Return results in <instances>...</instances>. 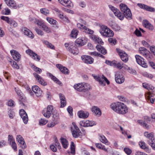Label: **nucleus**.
<instances>
[{
	"mask_svg": "<svg viewBox=\"0 0 155 155\" xmlns=\"http://www.w3.org/2000/svg\"><path fill=\"white\" fill-rule=\"evenodd\" d=\"M30 65L33 69L37 73L41 74V73L42 71L41 69L36 67L33 64H31Z\"/></svg>",
	"mask_w": 155,
	"mask_h": 155,
	"instance_id": "obj_46",
	"label": "nucleus"
},
{
	"mask_svg": "<svg viewBox=\"0 0 155 155\" xmlns=\"http://www.w3.org/2000/svg\"><path fill=\"white\" fill-rule=\"evenodd\" d=\"M73 88L77 91L81 92V82L75 84L73 86Z\"/></svg>",
	"mask_w": 155,
	"mask_h": 155,
	"instance_id": "obj_43",
	"label": "nucleus"
},
{
	"mask_svg": "<svg viewBox=\"0 0 155 155\" xmlns=\"http://www.w3.org/2000/svg\"><path fill=\"white\" fill-rule=\"evenodd\" d=\"M71 153L73 155H74L75 154V147L74 143L73 142H71L70 145Z\"/></svg>",
	"mask_w": 155,
	"mask_h": 155,
	"instance_id": "obj_48",
	"label": "nucleus"
},
{
	"mask_svg": "<svg viewBox=\"0 0 155 155\" xmlns=\"http://www.w3.org/2000/svg\"><path fill=\"white\" fill-rule=\"evenodd\" d=\"M95 146L97 148L103 150L105 152H108V150L106 148L105 146L101 143H96L95 144Z\"/></svg>",
	"mask_w": 155,
	"mask_h": 155,
	"instance_id": "obj_42",
	"label": "nucleus"
},
{
	"mask_svg": "<svg viewBox=\"0 0 155 155\" xmlns=\"http://www.w3.org/2000/svg\"><path fill=\"white\" fill-rule=\"evenodd\" d=\"M15 92L19 97V101L21 102V103L23 104V102H25V97L24 96V95L21 93V92L20 90H19L18 88L15 87Z\"/></svg>",
	"mask_w": 155,
	"mask_h": 155,
	"instance_id": "obj_30",
	"label": "nucleus"
},
{
	"mask_svg": "<svg viewBox=\"0 0 155 155\" xmlns=\"http://www.w3.org/2000/svg\"><path fill=\"white\" fill-rule=\"evenodd\" d=\"M35 30L38 35L41 36H43L44 35V32L40 29L36 28L35 29Z\"/></svg>",
	"mask_w": 155,
	"mask_h": 155,
	"instance_id": "obj_61",
	"label": "nucleus"
},
{
	"mask_svg": "<svg viewBox=\"0 0 155 155\" xmlns=\"http://www.w3.org/2000/svg\"><path fill=\"white\" fill-rule=\"evenodd\" d=\"M137 5L140 8L145 9V10H154V9L153 8L141 3H138Z\"/></svg>",
	"mask_w": 155,
	"mask_h": 155,
	"instance_id": "obj_40",
	"label": "nucleus"
},
{
	"mask_svg": "<svg viewBox=\"0 0 155 155\" xmlns=\"http://www.w3.org/2000/svg\"><path fill=\"white\" fill-rule=\"evenodd\" d=\"M96 48L97 50L102 54H105L107 53L106 50L102 46L99 45H97L96 46Z\"/></svg>",
	"mask_w": 155,
	"mask_h": 155,
	"instance_id": "obj_39",
	"label": "nucleus"
},
{
	"mask_svg": "<svg viewBox=\"0 0 155 155\" xmlns=\"http://www.w3.org/2000/svg\"><path fill=\"white\" fill-rule=\"evenodd\" d=\"M48 120L45 119H41L39 121V124L41 126L45 125L48 123Z\"/></svg>",
	"mask_w": 155,
	"mask_h": 155,
	"instance_id": "obj_54",
	"label": "nucleus"
},
{
	"mask_svg": "<svg viewBox=\"0 0 155 155\" xmlns=\"http://www.w3.org/2000/svg\"><path fill=\"white\" fill-rule=\"evenodd\" d=\"M100 27L99 32L102 36L106 37H113L114 36V32L107 26L101 25Z\"/></svg>",
	"mask_w": 155,
	"mask_h": 155,
	"instance_id": "obj_4",
	"label": "nucleus"
},
{
	"mask_svg": "<svg viewBox=\"0 0 155 155\" xmlns=\"http://www.w3.org/2000/svg\"><path fill=\"white\" fill-rule=\"evenodd\" d=\"M154 94L150 92H147L145 94V97L148 100H149L151 97L153 96Z\"/></svg>",
	"mask_w": 155,
	"mask_h": 155,
	"instance_id": "obj_57",
	"label": "nucleus"
},
{
	"mask_svg": "<svg viewBox=\"0 0 155 155\" xmlns=\"http://www.w3.org/2000/svg\"><path fill=\"white\" fill-rule=\"evenodd\" d=\"M125 78L123 75L120 72H117L115 75V80L118 84H121L125 81Z\"/></svg>",
	"mask_w": 155,
	"mask_h": 155,
	"instance_id": "obj_12",
	"label": "nucleus"
},
{
	"mask_svg": "<svg viewBox=\"0 0 155 155\" xmlns=\"http://www.w3.org/2000/svg\"><path fill=\"white\" fill-rule=\"evenodd\" d=\"M43 43L45 44L48 48L52 49H55L54 46L51 43L47 41H43Z\"/></svg>",
	"mask_w": 155,
	"mask_h": 155,
	"instance_id": "obj_52",
	"label": "nucleus"
},
{
	"mask_svg": "<svg viewBox=\"0 0 155 155\" xmlns=\"http://www.w3.org/2000/svg\"><path fill=\"white\" fill-rule=\"evenodd\" d=\"M138 122L139 124L142 125L143 127L147 129H148L150 128L149 126L147 125L145 122H144L142 120H138Z\"/></svg>",
	"mask_w": 155,
	"mask_h": 155,
	"instance_id": "obj_51",
	"label": "nucleus"
},
{
	"mask_svg": "<svg viewBox=\"0 0 155 155\" xmlns=\"http://www.w3.org/2000/svg\"><path fill=\"white\" fill-rule=\"evenodd\" d=\"M127 71L131 74L136 75L137 74L136 71L134 69L130 67L128 68Z\"/></svg>",
	"mask_w": 155,
	"mask_h": 155,
	"instance_id": "obj_59",
	"label": "nucleus"
},
{
	"mask_svg": "<svg viewBox=\"0 0 155 155\" xmlns=\"http://www.w3.org/2000/svg\"><path fill=\"white\" fill-rule=\"evenodd\" d=\"M91 111L94 115L99 117L101 115V111L100 109L98 107L93 106L91 108Z\"/></svg>",
	"mask_w": 155,
	"mask_h": 155,
	"instance_id": "obj_25",
	"label": "nucleus"
},
{
	"mask_svg": "<svg viewBox=\"0 0 155 155\" xmlns=\"http://www.w3.org/2000/svg\"><path fill=\"white\" fill-rule=\"evenodd\" d=\"M120 10H130L124 4L121 3L120 5Z\"/></svg>",
	"mask_w": 155,
	"mask_h": 155,
	"instance_id": "obj_60",
	"label": "nucleus"
},
{
	"mask_svg": "<svg viewBox=\"0 0 155 155\" xmlns=\"http://www.w3.org/2000/svg\"><path fill=\"white\" fill-rule=\"evenodd\" d=\"M53 110V106L49 105L48 106L47 108H45L43 110L42 113L45 117L47 118H49L50 117Z\"/></svg>",
	"mask_w": 155,
	"mask_h": 155,
	"instance_id": "obj_10",
	"label": "nucleus"
},
{
	"mask_svg": "<svg viewBox=\"0 0 155 155\" xmlns=\"http://www.w3.org/2000/svg\"><path fill=\"white\" fill-rule=\"evenodd\" d=\"M59 2L64 6L71 9L73 4L70 0H58Z\"/></svg>",
	"mask_w": 155,
	"mask_h": 155,
	"instance_id": "obj_17",
	"label": "nucleus"
},
{
	"mask_svg": "<svg viewBox=\"0 0 155 155\" xmlns=\"http://www.w3.org/2000/svg\"><path fill=\"white\" fill-rule=\"evenodd\" d=\"M115 61H110L108 60H106L105 61V63L113 67L114 65L115 64Z\"/></svg>",
	"mask_w": 155,
	"mask_h": 155,
	"instance_id": "obj_64",
	"label": "nucleus"
},
{
	"mask_svg": "<svg viewBox=\"0 0 155 155\" xmlns=\"http://www.w3.org/2000/svg\"><path fill=\"white\" fill-rule=\"evenodd\" d=\"M8 142L14 150L17 151V145L12 135H8Z\"/></svg>",
	"mask_w": 155,
	"mask_h": 155,
	"instance_id": "obj_19",
	"label": "nucleus"
},
{
	"mask_svg": "<svg viewBox=\"0 0 155 155\" xmlns=\"http://www.w3.org/2000/svg\"><path fill=\"white\" fill-rule=\"evenodd\" d=\"M116 50L122 60L124 62H127L128 60V57L126 53L119 48H117Z\"/></svg>",
	"mask_w": 155,
	"mask_h": 155,
	"instance_id": "obj_14",
	"label": "nucleus"
},
{
	"mask_svg": "<svg viewBox=\"0 0 155 155\" xmlns=\"http://www.w3.org/2000/svg\"><path fill=\"white\" fill-rule=\"evenodd\" d=\"M142 84L143 87L148 90H153L154 89V87L153 86L147 83H144Z\"/></svg>",
	"mask_w": 155,
	"mask_h": 155,
	"instance_id": "obj_41",
	"label": "nucleus"
},
{
	"mask_svg": "<svg viewBox=\"0 0 155 155\" xmlns=\"http://www.w3.org/2000/svg\"><path fill=\"white\" fill-rule=\"evenodd\" d=\"M47 75L52 80L54 81L57 83L59 85H61V83L54 76L51 74L50 73H47Z\"/></svg>",
	"mask_w": 155,
	"mask_h": 155,
	"instance_id": "obj_38",
	"label": "nucleus"
},
{
	"mask_svg": "<svg viewBox=\"0 0 155 155\" xmlns=\"http://www.w3.org/2000/svg\"><path fill=\"white\" fill-rule=\"evenodd\" d=\"M115 16L121 20L124 19V17L128 19L132 18V15L130 10H112Z\"/></svg>",
	"mask_w": 155,
	"mask_h": 155,
	"instance_id": "obj_3",
	"label": "nucleus"
},
{
	"mask_svg": "<svg viewBox=\"0 0 155 155\" xmlns=\"http://www.w3.org/2000/svg\"><path fill=\"white\" fill-rule=\"evenodd\" d=\"M46 20L51 25L56 26L57 25L58 22L57 21L51 18L47 17L46 18Z\"/></svg>",
	"mask_w": 155,
	"mask_h": 155,
	"instance_id": "obj_45",
	"label": "nucleus"
},
{
	"mask_svg": "<svg viewBox=\"0 0 155 155\" xmlns=\"http://www.w3.org/2000/svg\"><path fill=\"white\" fill-rule=\"evenodd\" d=\"M9 4H7V5L9 6L12 7L13 9H16L18 8V7L16 6V3L15 2L14 0H11L9 2Z\"/></svg>",
	"mask_w": 155,
	"mask_h": 155,
	"instance_id": "obj_44",
	"label": "nucleus"
},
{
	"mask_svg": "<svg viewBox=\"0 0 155 155\" xmlns=\"http://www.w3.org/2000/svg\"><path fill=\"white\" fill-rule=\"evenodd\" d=\"M59 10H57L56 11L58 17L64 22H69V21L67 17L65 16L62 13H60L59 12Z\"/></svg>",
	"mask_w": 155,
	"mask_h": 155,
	"instance_id": "obj_35",
	"label": "nucleus"
},
{
	"mask_svg": "<svg viewBox=\"0 0 155 155\" xmlns=\"http://www.w3.org/2000/svg\"><path fill=\"white\" fill-rule=\"evenodd\" d=\"M78 115L79 118L84 119L88 117L89 113L87 111L80 110L78 112Z\"/></svg>",
	"mask_w": 155,
	"mask_h": 155,
	"instance_id": "obj_32",
	"label": "nucleus"
},
{
	"mask_svg": "<svg viewBox=\"0 0 155 155\" xmlns=\"http://www.w3.org/2000/svg\"><path fill=\"white\" fill-rule=\"evenodd\" d=\"M81 58L83 62L87 64H92L94 61V60L93 58L87 55L82 56Z\"/></svg>",
	"mask_w": 155,
	"mask_h": 155,
	"instance_id": "obj_22",
	"label": "nucleus"
},
{
	"mask_svg": "<svg viewBox=\"0 0 155 155\" xmlns=\"http://www.w3.org/2000/svg\"><path fill=\"white\" fill-rule=\"evenodd\" d=\"M60 140L63 147L65 149H67L69 145L68 140L63 137H61L60 139Z\"/></svg>",
	"mask_w": 155,
	"mask_h": 155,
	"instance_id": "obj_29",
	"label": "nucleus"
},
{
	"mask_svg": "<svg viewBox=\"0 0 155 155\" xmlns=\"http://www.w3.org/2000/svg\"><path fill=\"white\" fill-rule=\"evenodd\" d=\"M77 26L78 28H80L83 32L87 34H92L90 36V37L95 43L102 45L103 44L104 42L97 35L93 34L94 32L93 30L89 29L84 25L79 23L77 24Z\"/></svg>",
	"mask_w": 155,
	"mask_h": 155,
	"instance_id": "obj_2",
	"label": "nucleus"
},
{
	"mask_svg": "<svg viewBox=\"0 0 155 155\" xmlns=\"http://www.w3.org/2000/svg\"><path fill=\"white\" fill-rule=\"evenodd\" d=\"M1 18L2 20H3L6 21L8 24L11 19L8 17L5 16H1Z\"/></svg>",
	"mask_w": 155,
	"mask_h": 155,
	"instance_id": "obj_62",
	"label": "nucleus"
},
{
	"mask_svg": "<svg viewBox=\"0 0 155 155\" xmlns=\"http://www.w3.org/2000/svg\"><path fill=\"white\" fill-rule=\"evenodd\" d=\"M88 39L85 37H83L77 39L75 42L79 46H83L85 45Z\"/></svg>",
	"mask_w": 155,
	"mask_h": 155,
	"instance_id": "obj_18",
	"label": "nucleus"
},
{
	"mask_svg": "<svg viewBox=\"0 0 155 155\" xmlns=\"http://www.w3.org/2000/svg\"><path fill=\"white\" fill-rule=\"evenodd\" d=\"M53 118L52 121H49L47 124V127L48 128H53L59 123V118L58 114L56 113L55 115L54 114Z\"/></svg>",
	"mask_w": 155,
	"mask_h": 155,
	"instance_id": "obj_9",
	"label": "nucleus"
},
{
	"mask_svg": "<svg viewBox=\"0 0 155 155\" xmlns=\"http://www.w3.org/2000/svg\"><path fill=\"white\" fill-rule=\"evenodd\" d=\"M19 113L24 123L25 124H27L28 122V119L27 114L25 111L23 109H21L20 110Z\"/></svg>",
	"mask_w": 155,
	"mask_h": 155,
	"instance_id": "obj_21",
	"label": "nucleus"
},
{
	"mask_svg": "<svg viewBox=\"0 0 155 155\" xmlns=\"http://www.w3.org/2000/svg\"><path fill=\"white\" fill-rule=\"evenodd\" d=\"M56 67L58 68L62 73L65 74H68L69 71L68 69L61 64H58L56 65Z\"/></svg>",
	"mask_w": 155,
	"mask_h": 155,
	"instance_id": "obj_28",
	"label": "nucleus"
},
{
	"mask_svg": "<svg viewBox=\"0 0 155 155\" xmlns=\"http://www.w3.org/2000/svg\"><path fill=\"white\" fill-rule=\"evenodd\" d=\"M139 144L140 147L141 149L144 150L147 152L149 153L150 152V149L148 148L144 142L140 141L139 142Z\"/></svg>",
	"mask_w": 155,
	"mask_h": 155,
	"instance_id": "obj_33",
	"label": "nucleus"
},
{
	"mask_svg": "<svg viewBox=\"0 0 155 155\" xmlns=\"http://www.w3.org/2000/svg\"><path fill=\"white\" fill-rule=\"evenodd\" d=\"M22 31L24 34L31 38H33L34 37V35L32 32L28 29L26 28H23L22 29Z\"/></svg>",
	"mask_w": 155,
	"mask_h": 155,
	"instance_id": "obj_31",
	"label": "nucleus"
},
{
	"mask_svg": "<svg viewBox=\"0 0 155 155\" xmlns=\"http://www.w3.org/2000/svg\"><path fill=\"white\" fill-rule=\"evenodd\" d=\"M41 28L44 31L47 33H49L51 32V30L50 28L48 27L45 24L43 25Z\"/></svg>",
	"mask_w": 155,
	"mask_h": 155,
	"instance_id": "obj_53",
	"label": "nucleus"
},
{
	"mask_svg": "<svg viewBox=\"0 0 155 155\" xmlns=\"http://www.w3.org/2000/svg\"><path fill=\"white\" fill-rule=\"evenodd\" d=\"M16 141L20 143L21 147L23 148H25L26 147V144L21 136L20 135H17L16 137Z\"/></svg>",
	"mask_w": 155,
	"mask_h": 155,
	"instance_id": "obj_24",
	"label": "nucleus"
},
{
	"mask_svg": "<svg viewBox=\"0 0 155 155\" xmlns=\"http://www.w3.org/2000/svg\"><path fill=\"white\" fill-rule=\"evenodd\" d=\"M111 108L116 113L122 115L127 114L129 112V108L124 103L117 102L111 104Z\"/></svg>",
	"mask_w": 155,
	"mask_h": 155,
	"instance_id": "obj_1",
	"label": "nucleus"
},
{
	"mask_svg": "<svg viewBox=\"0 0 155 155\" xmlns=\"http://www.w3.org/2000/svg\"><path fill=\"white\" fill-rule=\"evenodd\" d=\"M71 130L73 136L74 138H81L82 135L79 129L73 122L72 123V126L71 127Z\"/></svg>",
	"mask_w": 155,
	"mask_h": 155,
	"instance_id": "obj_6",
	"label": "nucleus"
},
{
	"mask_svg": "<svg viewBox=\"0 0 155 155\" xmlns=\"http://www.w3.org/2000/svg\"><path fill=\"white\" fill-rule=\"evenodd\" d=\"M99 139L102 143L107 145H109L110 143L109 142L106 137L104 135H100Z\"/></svg>",
	"mask_w": 155,
	"mask_h": 155,
	"instance_id": "obj_36",
	"label": "nucleus"
},
{
	"mask_svg": "<svg viewBox=\"0 0 155 155\" xmlns=\"http://www.w3.org/2000/svg\"><path fill=\"white\" fill-rule=\"evenodd\" d=\"M144 135L145 137L149 139L148 141L149 144L152 149L155 150V140L153 134V133L145 132Z\"/></svg>",
	"mask_w": 155,
	"mask_h": 155,
	"instance_id": "obj_7",
	"label": "nucleus"
},
{
	"mask_svg": "<svg viewBox=\"0 0 155 155\" xmlns=\"http://www.w3.org/2000/svg\"><path fill=\"white\" fill-rule=\"evenodd\" d=\"M64 46L66 49L73 54L76 55L78 54V50L73 42L65 43L64 44Z\"/></svg>",
	"mask_w": 155,
	"mask_h": 155,
	"instance_id": "obj_5",
	"label": "nucleus"
},
{
	"mask_svg": "<svg viewBox=\"0 0 155 155\" xmlns=\"http://www.w3.org/2000/svg\"><path fill=\"white\" fill-rule=\"evenodd\" d=\"M135 58L136 61L138 64L143 68H147V64L145 62L144 59L142 57L139 55H136Z\"/></svg>",
	"mask_w": 155,
	"mask_h": 155,
	"instance_id": "obj_16",
	"label": "nucleus"
},
{
	"mask_svg": "<svg viewBox=\"0 0 155 155\" xmlns=\"http://www.w3.org/2000/svg\"><path fill=\"white\" fill-rule=\"evenodd\" d=\"M9 62H10V64L13 68L16 69H19V67L16 62L14 61H9Z\"/></svg>",
	"mask_w": 155,
	"mask_h": 155,
	"instance_id": "obj_49",
	"label": "nucleus"
},
{
	"mask_svg": "<svg viewBox=\"0 0 155 155\" xmlns=\"http://www.w3.org/2000/svg\"><path fill=\"white\" fill-rule=\"evenodd\" d=\"M79 124L81 126L87 127L95 125L96 123L93 120H83L80 121Z\"/></svg>",
	"mask_w": 155,
	"mask_h": 155,
	"instance_id": "obj_11",
	"label": "nucleus"
},
{
	"mask_svg": "<svg viewBox=\"0 0 155 155\" xmlns=\"http://www.w3.org/2000/svg\"><path fill=\"white\" fill-rule=\"evenodd\" d=\"M154 94L150 92H147L145 94V97L148 100H149L151 97L153 96Z\"/></svg>",
	"mask_w": 155,
	"mask_h": 155,
	"instance_id": "obj_56",
	"label": "nucleus"
},
{
	"mask_svg": "<svg viewBox=\"0 0 155 155\" xmlns=\"http://www.w3.org/2000/svg\"><path fill=\"white\" fill-rule=\"evenodd\" d=\"M78 31L76 29H73L71 32V36L74 38H76L78 35Z\"/></svg>",
	"mask_w": 155,
	"mask_h": 155,
	"instance_id": "obj_47",
	"label": "nucleus"
},
{
	"mask_svg": "<svg viewBox=\"0 0 155 155\" xmlns=\"http://www.w3.org/2000/svg\"><path fill=\"white\" fill-rule=\"evenodd\" d=\"M92 76L94 78L95 80L98 81L99 83L101 85L105 86V82H106L108 85L110 84V82L109 80L103 75L99 76L93 74Z\"/></svg>",
	"mask_w": 155,
	"mask_h": 155,
	"instance_id": "obj_8",
	"label": "nucleus"
},
{
	"mask_svg": "<svg viewBox=\"0 0 155 155\" xmlns=\"http://www.w3.org/2000/svg\"><path fill=\"white\" fill-rule=\"evenodd\" d=\"M10 52L14 60L18 61L20 60L21 58V55L17 51L14 50H12L10 51Z\"/></svg>",
	"mask_w": 155,
	"mask_h": 155,
	"instance_id": "obj_20",
	"label": "nucleus"
},
{
	"mask_svg": "<svg viewBox=\"0 0 155 155\" xmlns=\"http://www.w3.org/2000/svg\"><path fill=\"white\" fill-rule=\"evenodd\" d=\"M31 88L32 91L38 97L40 96L42 93V90L37 85L33 86Z\"/></svg>",
	"mask_w": 155,
	"mask_h": 155,
	"instance_id": "obj_27",
	"label": "nucleus"
},
{
	"mask_svg": "<svg viewBox=\"0 0 155 155\" xmlns=\"http://www.w3.org/2000/svg\"><path fill=\"white\" fill-rule=\"evenodd\" d=\"M8 24H9L11 26L12 28H15L18 26V24L17 22L12 19H10Z\"/></svg>",
	"mask_w": 155,
	"mask_h": 155,
	"instance_id": "obj_50",
	"label": "nucleus"
},
{
	"mask_svg": "<svg viewBox=\"0 0 155 155\" xmlns=\"http://www.w3.org/2000/svg\"><path fill=\"white\" fill-rule=\"evenodd\" d=\"M30 20L31 21H33L35 23L41 26V27H42L43 25L45 24L42 21L36 19H35L32 18H30Z\"/></svg>",
	"mask_w": 155,
	"mask_h": 155,
	"instance_id": "obj_37",
	"label": "nucleus"
},
{
	"mask_svg": "<svg viewBox=\"0 0 155 155\" xmlns=\"http://www.w3.org/2000/svg\"><path fill=\"white\" fill-rule=\"evenodd\" d=\"M109 42L112 45H115L117 42V40L115 38H110L108 39Z\"/></svg>",
	"mask_w": 155,
	"mask_h": 155,
	"instance_id": "obj_63",
	"label": "nucleus"
},
{
	"mask_svg": "<svg viewBox=\"0 0 155 155\" xmlns=\"http://www.w3.org/2000/svg\"><path fill=\"white\" fill-rule=\"evenodd\" d=\"M139 52L140 54L147 59H149L151 58L149 51L144 47L140 48L139 49Z\"/></svg>",
	"mask_w": 155,
	"mask_h": 155,
	"instance_id": "obj_15",
	"label": "nucleus"
},
{
	"mask_svg": "<svg viewBox=\"0 0 155 155\" xmlns=\"http://www.w3.org/2000/svg\"><path fill=\"white\" fill-rule=\"evenodd\" d=\"M112 28L115 31H118L121 29V27L120 26L116 24H114L112 25Z\"/></svg>",
	"mask_w": 155,
	"mask_h": 155,
	"instance_id": "obj_58",
	"label": "nucleus"
},
{
	"mask_svg": "<svg viewBox=\"0 0 155 155\" xmlns=\"http://www.w3.org/2000/svg\"><path fill=\"white\" fill-rule=\"evenodd\" d=\"M34 77L38 82L43 86H45L47 85L46 82L43 79V78L39 75L36 73L33 74Z\"/></svg>",
	"mask_w": 155,
	"mask_h": 155,
	"instance_id": "obj_23",
	"label": "nucleus"
},
{
	"mask_svg": "<svg viewBox=\"0 0 155 155\" xmlns=\"http://www.w3.org/2000/svg\"><path fill=\"white\" fill-rule=\"evenodd\" d=\"M115 64L114 65V67L116 68L120 69H121L123 68V65L124 64L123 63L120 62L117 63V61H115Z\"/></svg>",
	"mask_w": 155,
	"mask_h": 155,
	"instance_id": "obj_55",
	"label": "nucleus"
},
{
	"mask_svg": "<svg viewBox=\"0 0 155 155\" xmlns=\"http://www.w3.org/2000/svg\"><path fill=\"white\" fill-rule=\"evenodd\" d=\"M26 53L33 60L39 61L41 58L38 54L30 49H28L26 51Z\"/></svg>",
	"mask_w": 155,
	"mask_h": 155,
	"instance_id": "obj_13",
	"label": "nucleus"
},
{
	"mask_svg": "<svg viewBox=\"0 0 155 155\" xmlns=\"http://www.w3.org/2000/svg\"><path fill=\"white\" fill-rule=\"evenodd\" d=\"M81 92H86L91 89V86L89 84L85 82H81Z\"/></svg>",
	"mask_w": 155,
	"mask_h": 155,
	"instance_id": "obj_26",
	"label": "nucleus"
},
{
	"mask_svg": "<svg viewBox=\"0 0 155 155\" xmlns=\"http://www.w3.org/2000/svg\"><path fill=\"white\" fill-rule=\"evenodd\" d=\"M59 96L61 101V107L63 108L64 107L66 104V101L64 95L62 94H59Z\"/></svg>",
	"mask_w": 155,
	"mask_h": 155,
	"instance_id": "obj_34",
	"label": "nucleus"
}]
</instances>
